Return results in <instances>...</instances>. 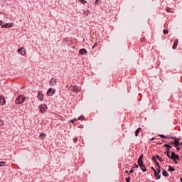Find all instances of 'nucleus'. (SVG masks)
Instances as JSON below:
<instances>
[{
  "label": "nucleus",
  "instance_id": "f257e3e1",
  "mask_svg": "<svg viewBox=\"0 0 182 182\" xmlns=\"http://www.w3.org/2000/svg\"><path fill=\"white\" fill-rule=\"evenodd\" d=\"M25 97L23 95H18L16 99V105H22L25 102Z\"/></svg>",
  "mask_w": 182,
  "mask_h": 182
},
{
  "label": "nucleus",
  "instance_id": "f03ea898",
  "mask_svg": "<svg viewBox=\"0 0 182 182\" xmlns=\"http://www.w3.org/2000/svg\"><path fill=\"white\" fill-rule=\"evenodd\" d=\"M164 147L166 149V151L164 152V154H166L167 157H170V153L171 152L170 151V149H172L173 146L168 144H166L164 145Z\"/></svg>",
  "mask_w": 182,
  "mask_h": 182
},
{
  "label": "nucleus",
  "instance_id": "7ed1b4c3",
  "mask_svg": "<svg viewBox=\"0 0 182 182\" xmlns=\"http://www.w3.org/2000/svg\"><path fill=\"white\" fill-rule=\"evenodd\" d=\"M39 109L41 113H46V110H48V105L45 104H41L39 105Z\"/></svg>",
  "mask_w": 182,
  "mask_h": 182
},
{
  "label": "nucleus",
  "instance_id": "20e7f679",
  "mask_svg": "<svg viewBox=\"0 0 182 182\" xmlns=\"http://www.w3.org/2000/svg\"><path fill=\"white\" fill-rule=\"evenodd\" d=\"M56 93V90L50 87L47 91V96H53Z\"/></svg>",
  "mask_w": 182,
  "mask_h": 182
},
{
  "label": "nucleus",
  "instance_id": "39448f33",
  "mask_svg": "<svg viewBox=\"0 0 182 182\" xmlns=\"http://www.w3.org/2000/svg\"><path fill=\"white\" fill-rule=\"evenodd\" d=\"M161 172V169L157 168V171H154V176L156 177V180H160L161 178V175H160V173Z\"/></svg>",
  "mask_w": 182,
  "mask_h": 182
},
{
  "label": "nucleus",
  "instance_id": "423d86ee",
  "mask_svg": "<svg viewBox=\"0 0 182 182\" xmlns=\"http://www.w3.org/2000/svg\"><path fill=\"white\" fill-rule=\"evenodd\" d=\"M17 52L18 53H19V55H21L22 56H25V55H26V51H25V48H23V47L18 49Z\"/></svg>",
  "mask_w": 182,
  "mask_h": 182
},
{
  "label": "nucleus",
  "instance_id": "0eeeda50",
  "mask_svg": "<svg viewBox=\"0 0 182 182\" xmlns=\"http://www.w3.org/2000/svg\"><path fill=\"white\" fill-rule=\"evenodd\" d=\"M37 98L38 99V100H41V102H43V93L42 91L38 92Z\"/></svg>",
  "mask_w": 182,
  "mask_h": 182
},
{
  "label": "nucleus",
  "instance_id": "6e6552de",
  "mask_svg": "<svg viewBox=\"0 0 182 182\" xmlns=\"http://www.w3.org/2000/svg\"><path fill=\"white\" fill-rule=\"evenodd\" d=\"M56 83H58V80H56V79H55V77L51 78L49 82L50 86H55V85H56Z\"/></svg>",
  "mask_w": 182,
  "mask_h": 182
},
{
  "label": "nucleus",
  "instance_id": "1a4fd4ad",
  "mask_svg": "<svg viewBox=\"0 0 182 182\" xmlns=\"http://www.w3.org/2000/svg\"><path fill=\"white\" fill-rule=\"evenodd\" d=\"M6 101L5 100V97L1 95L0 96V105L4 106V105H6Z\"/></svg>",
  "mask_w": 182,
  "mask_h": 182
},
{
  "label": "nucleus",
  "instance_id": "9d476101",
  "mask_svg": "<svg viewBox=\"0 0 182 182\" xmlns=\"http://www.w3.org/2000/svg\"><path fill=\"white\" fill-rule=\"evenodd\" d=\"M171 155L170 156L169 154V156H168V158L171 159V160H173V161H176V152L171 151Z\"/></svg>",
  "mask_w": 182,
  "mask_h": 182
},
{
  "label": "nucleus",
  "instance_id": "9b49d317",
  "mask_svg": "<svg viewBox=\"0 0 182 182\" xmlns=\"http://www.w3.org/2000/svg\"><path fill=\"white\" fill-rule=\"evenodd\" d=\"M14 23H6L1 26V28H12Z\"/></svg>",
  "mask_w": 182,
  "mask_h": 182
},
{
  "label": "nucleus",
  "instance_id": "f8f14e48",
  "mask_svg": "<svg viewBox=\"0 0 182 182\" xmlns=\"http://www.w3.org/2000/svg\"><path fill=\"white\" fill-rule=\"evenodd\" d=\"M80 55H86L87 53V50L85 48H82L79 50Z\"/></svg>",
  "mask_w": 182,
  "mask_h": 182
},
{
  "label": "nucleus",
  "instance_id": "ddd939ff",
  "mask_svg": "<svg viewBox=\"0 0 182 182\" xmlns=\"http://www.w3.org/2000/svg\"><path fill=\"white\" fill-rule=\"evenodd\" d=\"M178 45V40L176 39L174 43H173V47H172V49H177V46Z\"/></svg>",
  "mask_w": 182,
  "mask_h": 182
},
{
  "label": "nucleus",
  "instance_id": "4468645a",
  "mask_svg": "<svg viewBox=\"0 0 182 182\" xmlns=\"http://www.w3.org/2000/svg\"><path fill=\"white\" fill-rule=\"evenodd\" d=\"M169 139H171V140H174V141H178V143H180L181 140V139L177 138L176 136H170Z\"/></svg>",
  "mask_w": 182,
  "mask_h": 182
},
{
  "label": "nucleus",
  "instance_id": "2eb2a0df",
  "mask_svg": "<svg viewBox=\"0 0 182 182\" xmlns=\"http://www.w3.org/2000/svg\"><path fill=\"white\" fill-rule=\"evenodd\" d=\"M162 176H164V177H168V173H167V171L164 169L162 171Z\"/></svg>",
  "mask_w": 182,
  "mask_h": 182
},
{
  "label": "nucleus",
  "instance_id": "dca6fc26",
  "mask_svg": "<svg viewBox=\"0 0 182 182\" xmlns=\"http://www.w3.org/2000/svg\"><path fill=\"white\" fill-rule=\"evenodd\" d=\"M140 132H141V128H138V129L135 131V136H136V137H137V136H139V133H140Z\"/></svg>",
  "mask_w": 182,
  "mask_h": 182
},
{
  "label": "nucleus",
  "instance_id": "f3484780",
  "mask_svg": "<svg viewBox=\"0 0 182 182\" xmlns=\"http://www.w3.org/2000/svg\"><path fill=\"white\" fill-rule=\"evenodd\" d=\"M178 146H180V142L174 141L173 147L177 148Z\"/></svg>",
  "mask_w": 182,
  "mask_h": 182
},
{
  "label": "nucleus",
  "instance_id": "a211bd4d",
  "mask_svg": "<svg viewBox=\"0 0 182 182\" xmlns=\"http://www.w3.org/2000/svg\"><path fill=\"white\" fill-rule=\"evenodd\" d=\"M43 137H46V134L41 133L39 136V138L41 139V140H43Z\"/></svg>",
  "mask_w": 182,
  "mask_h": 182
},
{
  "label": "nucleus",
  "instance_id": "6ab92c4d",
  "mask_svg": "<svg viewBox=\"0 0 182 182\" xmlns=\"http://www.w3.org/2000/svg\"><path fill=\"white\" fill-rule=\"evenodd\" d=\"M138 165L139 167H144V164H143V161H138Z\"/></svg>",
  "mask_w": 182,
  "mask_h": 182
},
{
  "label": "nucleus",
  "instance_id": "aec40b11",
  "mask_svg": "<svg viewBox=\"0 0 182 182\" xmlns=\"http://www.w3.org/2000/svg\"><path fill=\"white\" fill-rule=\"evenodd\" d=\"M141 170H142V171L144 173H145V171H147V168H146V165H144V166H140Z\"/></svg>",
  "mask_w": 182,
  "mask_h": 182
},
{
  "label": "nucleus",
  "instance_id": "412c9836",
  "mask_svg": "<svg viewBox=\"0 0 182 182\" xmlns=\"http://www.w3.org/2000/svg\"><path fill=\"white\" fill-rule=\"evenodd\" d=\"M159 136L161 137V139H170V137L164 134H159Z\"/></svg>",
  "mask_w": 182,
  "mask_h": 182
},
{
  "label": "nucleus",
  "instance_id": "4be33fe9",
  "mask_svg": "<svg viewBox=\"0 0 182 182\" xmlns=\"http://www.w3.org/2000/svg\"><path fill=\"white\" fill-rule=\"evenodd\" d=\"M168 171H176V168H174L173 166H168Z\"/></svg>",
  "mask_w": 182,
  "mask_h": 182
},
{
  "label": "nucleus",
  "instance_id": "5701e85b",
  "mask_svg": "<svg viewBox=\"0 0 182 182\" xmlns=\"http://www.w3.org/2000/svg\"><path fill=\"white\" fill-rule=\"evenodd\" d=\"M155 164H156V166H157V168H159V170H161V166H160V164H159V162L156 161V162H155Z\"/></svg>",
  "mask_w": 182,
  "mask_h": 182
},
{
  "label": "nucleus",
  "instance_id": "b1692460",
  "mask_svg": "<svg viewBox=\"0 0 182 182\" xmlns=\"http://www.w3.org/2000/svg\"><path fill=\"white\" fill-rule=\"evenodd\" d=\"M77 120H85V117L83 115L79 117Z\"/></svg>",
  "mask_w": 182,
  "mask_h": 182
},
{
  "label": "nucleus",
  "instance_id": "393cba45",
  "mask_svg": "<svg viewBox=\"0 0 182 182\" xmlns=\"http://www.w3.org/2000/svg\"><path fill=\"white\" fill-rule=\"evenodd\" d=\"M176 160H180V155L176 154V156H175V161H176Z\"/></svg>",
  "mask_w": 182,
  "mask_h": 182
},
{
  "label": "nucleus",
  "instance_id": "a878e982",
  "mask_svg": "<svg viewBox=\"0 0 182 182\" xmlns=\"http://www.w3.org/2000/svg\"><path fill=\"white\" fill-rule=\"evenodd\" d=\"M75 122H77V119L75 118L73 119L70 120V123H75Z\"/></svg>",
  "mask_w": 182,
  "mask_h": 182
},
{
  "label": "nucleus",
  "instance_id": "bb28decb",
  "mask_svg": "<svg viewBox=\"0 0 182 182\" xmlns=\"http://www.w3.org/2000/svg\"><path fill=\"white\" fill-rule=\"evenodd\" d=\"M138 161H143V154H141L138 159Z\"/></svg>",
  "mask_w": 182,
  "mask_h": 182
},
{
  "label": "nucleus",
  "instance_id": "cd10ccee",
  "mask_svg": "<svg viewBox=\"0 0 182 182\" xmlns=\"http://www.w3.org/2000/svg\"><path fill=\"white\" fill-rule=\"evenodd\" d=\"M163 33H164V35H168V30L164 29V30L163 31Z\"/></svg>",
  "mask_w": 182,
  "mask_h": 182
},
{
  "label": "nucleus",
  "instance_id": "c85d7f7f",
  "mask_svg": "<svg viewBox=\"0 0 182 182\" xmlns=\"http://www.w3.org/2000/svg\"><path fill=\"white\" fill-rule=\"evenodd\" d=\"M77 140H78L77 136H75L74 139H73V142L74 143H77Z\"/></svg>",
  "mask_w": 182,
  "mask_h": 182
},
{
  "label": "nucleus",
  "instance_id": "c756f323",
  "mask_svg": "<svg viewBox=\"0 0 182 182\" xmlns=\"http://www.w3.org/2000/svg\"><path fill=\"white\" fill-rule=\"evenodd\" d=\"M79 1L81 2V4H87V1L86 0H79Z\"/></svg>",
  "mask_w": 182,
  "mask_h": 182
},
{
  "label": "nucleus",
  "instance_id": "7c9ffc66",
  "mask_svg": "<svg viewBox=\"0 0 182 182\" xmlns=\"http://www.w3.org/2000/svg\"><path fill=\"white\" fill-rule=\"evenodd\" d=\"M4 166H5V162L0 161V167H4Z\"/></svg>",
  "mask_w": 182,
  "mask_h": 182
},
{
  "label": "nucleus",
  "instance_id": "2f4dec72",
  "mask_svg": "<svg viewBox=\"0 0 182 182\" xmlns=\"http://www.w3.org/2000/svg\"><path fill=\"white\" fill-rule=\"evenodd\" d=\"M152 161H154V163H156L157 159L156 158V156H152Z\"/></svg>",
  "mask_w": 182,
  "mask_h": 182
},
{
  "label": "nucleus",
  "instance_id": "473e14b6",
  "mask_svg": "<svg viewBox=\"0 0 182 182\" xmlns=\"http://www.w3.org/2000/svg\"><path fill=\"white\" fill-rule=\"evenodd\" d=\"M176 149L177 151H180V150H181V146H179L176 147Z\"/></svg>",
  "mask_w": 182,
  "mask_h": 182
},
{
  "label": "nucleus",
  "instance_id": "72a5a7b5",
  "mask_svg": "<svg viewBox=\"0 0 182 182\" xmlns=\"http://www.w3.org/2000/svg\"><path fill=\"white\" fill-rule=\"evenodd\" d=\"M133 168H134V167H132V169L129 171V174H132V173H134V171L133 170Z\"/></svg>",
  "mask_w": 182,
  "mask_h": 182
},
{
  "label": "nucleus",
  "instance_id": "f704fd0d",
  "mask_svg": "<svg viewBox=\"0 0 182 182\" xmlns=\"http://www.w3.org/2000/svg\"><path fill=\"white\" fill-rule=\"evenodd\" d=\"M151 170H153L154 173L155 171H157V169L154 168V167H153V166H151Z\"/></svg>",
  "mask_w": 182,
  "mask_h": 182
},
{
  "label": "nucleus",
  "instance_id": "c9c22d12",
  "mask_svg": "<svg viewBox=\"0 0 182 182\" xmlns=\"http://www.w3.org/2000/svg\"><path fill=\"white\" fill-rule=\"evenodd\" d=\"M74 92H77V87H73Z\"/></svg>",
  "mask_w": 182,
  "mask_h": 182
},
{
  "label": "nucleus",
  "instance_id": "e433bc0d",
  "mask_svg": "<svg viewBox=\"0 0 182 182\" xmlns=\"http://www.w3.org/2000/svg\"><path fill=\"white\" fill-rule=\"evenodd\" d=\"M97 46V43H95L94 46H92V49H95Z\"/></svg>",
  "mask_w": 182,
  "mask_h": 182
},
{
  "label": "nucleus",
  "instance_id": "4c0bfd02",
  "mask_svg": "<svg viewBox=\"0 0 182 182\" xmlns=\"http://www.w3.org/2000/svg\"><path fill=\"white\" fill-rule=\"evenodd\" d=\"M134 166L135 168H139V165H137V164H134Z\"/></svg>",
  "mask_w": 182,
  "mask_h": 182
},
{
  "label": "nucleus",
  "instance_id": "58836bf2",
  "mask_svg": "<svg viewBox=\"0 0 182 182\" xmlns=\"http://www.w3.org/2000/svg\"><path fill=\"white\" fill-rule=\"evenodd\" d=\"M156 159H158V160L161 157V156H159V155H156Z\"/></svg>",
  "mask_w": 182,
  "mask_h": 182
},
{
  "label": "nucleus",
  "instance_id": "ea45409f",
  "mask_svg": "<svg viewBox=\"0 0 182 182\" xmlns=\"http://www.w3.org/2000/svg\"><path fill=\"white\" fill-rule=\"evenodd\" d=\"M159 160L161 161V163H163V161H164V159H163V158L161 157Z\"/></svg>",
  "mask_w": 182,
  "mask_h": 182
},
{
  "label": "nucleus",
  "instance_id": "a19ab883",
  "mask_svg": "<svg viewBox=\"0 0 182 182\" xmlns=\"http://www.w3.org/2000/svg\"><path fill=\"white\" fill-rule=\"evenodd\" d=\"M83 127H83V124H81V125H80V126L78 127L79 129H83Z\"/></svg>",
  "mask_w": 182,
  "mask_h": 182
},
{
  "label": "nucleus",
  "instance_id": "79ce46f5",
  "mask_svg": "<svg viewBox=\"0 0 182 182\" xmlns=\"http://www.w3.org/2000/svg\"><path fill=\"white\" fill-rule=\"evenodd\" d=\"M2 23H4V21H0V26H2V25H4V24H2Z\"/></svg>",
  "mask_w": 182,
  "mask_h": 182
},
{
  "label": "nucleus",
  "instance_id": "37998d69",
  "mask_svg": "<svg viewBox=\"0 0 182 182\" xmlns=\"http://www.w3.org/2000/svg\"><path fill=\"white\" fill-rule=\"evenodd\" d=\"M125 173H126L127 174H130V172H129L128 170H126V171H125Z\"/></svg>",
  "mask_w": 182,
  "mask_h": 182
},
{
  "label": "nucleus",
  "instance_id": "c03bdc74",
  "mask_svg": "<svg viewBox=\"0 0 182 182\" xmlns=\"http://www.w3.org/2000/svg\"><path fill=\"white\" fill-rule=\"evenodd\" d=\"M99 2H100V0H96L95 1V4H99Z\"/></svg>",
  "mask_w": 182,
  "mask_h": 182
},
{
  "label": "nucleus",
  "instance_id": "a18cd8bd",
  "mask_svg": "<svg viewBox=\"0 0 182 182\" xmlns=\"http://www.w3.org/2000/svg\"><path fill=\"white\" fill-rule=\"evenodd\" d=\"M170 144H173L174 145V141L169 142V146H170Z\"/></svg>",
  "mask_w": 182,
  "mask_h": 182
},
{
  "label": "nucleus",
  "instance_id": "49530a36",
  "mask_svg": "<svg viewBox=\"0 0 182 182\" xmlns=\"http://www.w3.org/2000/svg\"><path fill=\"white\" fill-rule=\"evenodd\" d=\"M87 16L89 15V14H90V11L89 10H87Z\"/></svg>",
  "mask_w": 182,
  "mask_h": 182
},
{
  "label": "nucleus",
  "instance_id": "de8ad7c7",
  "mask_svg": "<svg viewBox=\"0 0 182 182\" xmlns=\"http://www.w3.org/2000/svg\"><path fill=\"white\" fill-rule=\"evenodd\" d=\"M151 140L153 141V140H156V138L153 137Z\"/></svg>",
  "mask_w": 182,
  "mask_h": 182
},
{
  "label": "nucleus",
  "instance_id": "09e8293b",
  "mask_svg": "<svg viewBox=\"0 0 182 182\" xmlns=\"http://www.w3.org/2000/svg\"><path fill=\"white\" fill-rule=\"evenodd\" d=\"M174 162H175V164H177V163H178V162H177V160H176V161H174Z\"/></svg>",
  "mask_w": 182,
  "mask_h": 182
},
{
  "label": "nucleus",
  "instance_id": "8fccbe9b",
  "mask_svg": "<svg viewBox=\"0 0 182 182\" xmlns=\"http://www.w3.org/2000/svg\"><path fill=\"white\" fill-rule=\"evenodd\" d=\"M180 181L182 182V178H181Z\"/></svg>",
  "mask_w": 182,
  "mask_h": 182
},
{
  "label": "nucleus",
  "instance_id": "3c124183",
  "mask_svg": "<svg viewBox=\"0 0 182 182\" xmlns=\"http://www.w3.org/2000/svg\"><path fill=\"white\" fill-rule=\"evenodd\" d=\"M159 144H163V143H159Z\"/></svg>",
  "mask_w": 182,
  "mask_h": 182
}]
</instances>
